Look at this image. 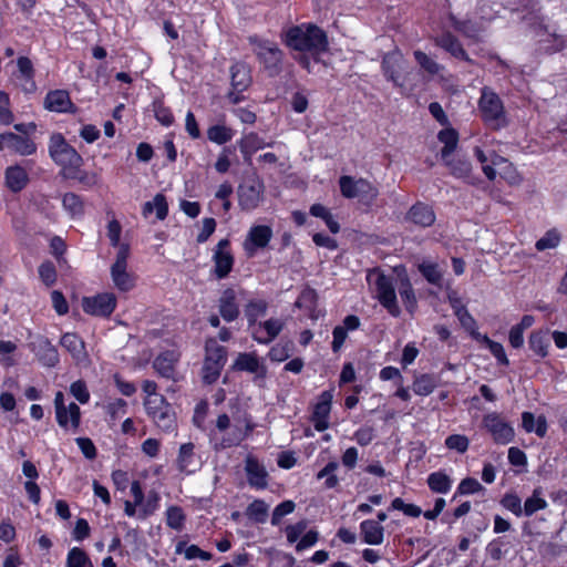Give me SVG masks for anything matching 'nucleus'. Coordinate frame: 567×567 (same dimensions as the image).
<instances>
[{
  "label": "nucleus",
  "instance_id": "nucleus-54",
  "mask_svg": "<svg viewBox=\"0 0 567 567\" xmlns=\"http://www.w3.org/2000/svg\"><path fill=\"white\" fill-rule=\"evenodd\" d=\"M451 25L468 38L476 39L483 30V24L473 23L472 21H458L454 17H450Z\"/></svg>",
  "mask_w": 567,
  "mask_h": 567
},
{
  "label": "nucleus",
  "instance_id": "nucleus-59",
  "mask_svg": "<svg viewBox=\"0 0 567 567\" xmlns=\"http://www.w3.org/2000/svg\"><path fill=\"white\" fill-rule=\"evenodd\" d=\"M478 342L484 343L488 348L499 364H508L507 355L505 353L504 347L501 343L491 340L485 334L481 338V340H478Z\"/></svg>",
  "mask_w": 567,
  "mask_h": 567
},
{
  "label": "nucleus",
  "instance_id": "nucleus-27",
  "mask_svg": "<svg viewBox=\"0 0 567 567\" xmlns=\"http://www.w3.org/2000/svg\"><path fill=\"white\" fill-rule=\"evenodd\" d=\"M44 106L51 112L65 113L73 109L70 95L65 90H54L47 94Z\"/></svg>",
  "mask_w": 567,
  "mask_h": 567
},
{
  "label": "nucleus",
  "instance_id": "nucleus-24",
  "mask_svg": "<svg viewBox=\"0 0 567 567\" xmlns=\"http://www.w3.org/2000/svg\"><path fill=\"white\" fill-rule=\"evenodd\" d=\"M29 347L43 365L54 367L59 362L58 351L48 339L39 338L31 342Z\"/></svg>",
  "mask_w": 567,
  "mask_h": 567
},
{
  "label": "nucleus",
  "instance_id": "nucleus-1",
  "mask_svg": "<svg viewBox=\"0 0 567 567\" xmlns=\"http://www.w3.org/2000/svg\"><path fill=\"white\" fill-rule=\"evenodd\" d=\"M250 419L231 420L226 413L216 417L209 429V441L215 450H224L239 445L254 430Z\"/></svg>",
  "mask_w": 567,
  "mask_h": 567
},
{
  "label": "nucleus",
  "instance_id": "nucleus-32",
  "mask_svg": "<svg viewBox=\"0 0 567 567\" xmlns=\"http://www.w3.org/2000/svg\"><path fill=\"white\" fill-rule=\"evenodd\" d=\"M6 186L13 193L22 190L28 184L27 171L20 165L7 167L4 172Z\"/></svg>",
  "mask_w": 567,
  "mask_h": 567
},
{
  "label": "nucleus",
  "instance_id": "nucleus-18",
  "mask_svg": "<svg viewBox=\"0 0 567 567\" xmlns=\"http://www.w3.org/2000/svg\"><path fill=\"white\" fill-rule=\"evenodd\" d=\"M18 72L16 78L19 82V87L25 94H33L37 91V83L34 81V68L32 61L27 56H20L17 60Z\"/></svg>",
  "mask_w": 567,
  "mask_h": 567
},
{
  "label": "nucleus",
  "instance_id": "nucleus-29",
  "mask_svg": "<svg viewBox=\"0 0 567 567\" xmlns=\"http://www.w3.org/2000/svg\"><path fill=\"white\" fill-rule=\"evenodd\" d=\"M360 534L363 543L378 546L384 540V527L373 519H365L360 523Z\"/></svg>",
  "mask_w": 567,
  "mask_h": 567
},
{
  "label": "nucleus",
  "instance_id": "nucleus-26",
  "mask_svg": "<svg viewBox=\"0 0 567 567\" xmlns=\"http://www.w3.org/2000/svg\"><path fill=\"white\" fill-rule=\"evenodd\" d=\"M193 443H184L181 445L176 460L177 467L185 474L195 473L200 467V462L194 453Z\"/></svg>",
  "mask_w": 567,
  "mask_h": 567
},
{
  "label": "nucleus",
  "instance_id": "nucleus-25",
  "mask_svg": "<svg viewBox=\"0 0 567 567\" xmlns=\"http://www.w3.org/2000/svg\"><path fill=\"white\" fill-rule=\"evenodd\" d=\"M231 85L237 93H230L229 100L233 103L240 101L239 93L245 91L250 84V74L247 66L243 63H236L230 69Z\"/></svg>",
  "mask_w": 567,
  "mask_h": 567
},
{
  "label": "nucleus",
  "instance_id": "nucleus-11",
  "mask_svg": "<svg viewBox=\"0 0 567 567\" xmlns=\"http://www.w3.org/2000/svg\"><path fill=\"white\" fill-rule=\"evenodd\" d=\"M340 190L346 198H358L363 203H371L378 196V189L367 179H354L351 176H341Z\"/></svg>",
  "mask_w": 567,
  "mask_h": 567
},
{
  "label": "nucleus",
  "instance_id": "nucleus-60",
  "mask_svg": "<svg viewBox=\"0 0 567 567\" xmlns=\"http://www.w3.org/2000/svg\"><path fill=\"white\" fill-rule=\"evenodd\" d=\"M445 446L451 451H456L460 454L465 453L470 446V440L462 434H452L445 439Z\"/></svg>",
  "mask_w": 567,
  "mask_h": 567
},
{
  "label": "nucleus",
  "instance_id": "nucleus-33",
  "mask_svg": "<svg viewBox=\"0 0 567 567\" xmlns=\"http://www.w3.org/2000/svg\"><path fill=\"white\" fill-rule=\"evenodd\" d=\"M408 219L421 227H429L435 221V214L430 206L417 203L410 208Z\"/></svg>",
  "mask_w": 567,
  "mask_h": 567
},
{
  "label": "nucleus",
  "instance_id": "nucleus-53",
  "mask_svg": "<svg viewBox=\"0 0 567 567\" xmlns=\"http://www.w3.org/2000/svg\"><path fill=\"white\" fill-rule=\"evenodd\" d=\"M269 505L261 499H256L247 507V516L256 523H265L268 517Z\"/></svg>",
  "mask_w": 567,
  "mask_h": 567
},
{
  "label": "nucleus",
  "instance_id": "nucleus-21",
  "mask_svg": "<svg viewBox=\"0 0 567 567\" xmlns=\"http://www.w3.org/2000/svg\"><path fill=\"white\" fill-rule=\"evenodd\" d=\"M360 324L361 321L359 317L354 315H349L343 319L341 324L334 327V329L332 330L331 342V349L334 353L339 352L342 349L348 338V333L358 330L360 328Z\"/></svg>",
  "mask_w": 567,
  "mask_h": 567
},
{
  "label": "nucleus",
  "instance_id": "nucleus-20",
  "mask_svg": "<svg viewBox=\"0 0 567 567\" xmlns=\"http://www.w3.org/2000/svg\"><path fill=\"white\" fill-rule=\"evenodd\" d=\"M3 150L8 148L20 156H29L37 152L35 143L28 136L11 132L2 134Z\"/></svg>",
  "mask_w": 567,
  "mask_h": 567
},
{
  "label": "nucleus",
  "instance_id": "nucleus-63",
  "mask_svg": "<svg viewBox=\"0 0 567 567\" xmlns=\"http://www.w3.org/2000/svg\"><path fill=\"white\" fill-rule=\"evenodd\" d=\"M14 121V115L10 109V97L4 91H0V123L10 125Z\"/></svg>",
  "mask_w": 567,
  "mask_h": 567
},
{
  "label": "nucleus",
  "instance_id": "nucleus-31",
  "mask_svg": "<svg viewBox=\"0 0 567 567\" xmlns=\"http://www.w3.org/2000/svg\"><path fill=\"white\" fill-rule=\"evenodd\" d=\"M61 346L65 348L72 355V358L78 362H85L87 359V353L85 351V346L83 340L76 336L75 333H64L61 338Z\"/></svg>",
  "mask_w": 567,
  "mask_h": 567
},
{
  "label": "nucleus",
  "instance_id": "nucleus-36",
  "mask_svg": "<svg viewBox=\"0 0 567 567\" xmlns=\"http://www.w3.org/2000/svg\"><path fill=\"white\" fill-rule=\"evenodd\" d=\"M219 312L226 321H233L238 317L239 310L236 305V292L226 289L219 300Z\"/></svg>",
  "mask_w": 567,
  "mask_h": 567
},
{
  "label": "nucleus",
  "instance_id": "nucleus-38",
  "mask_svg": "<svg viewBox=\"0 0 567 567\" xmlns=\"http://www.w3.org/2000/svg\"><path fill=\"white\" fill-rule=\"evenodd\" d=\"M522 426L527 433H535L539 437H544L547 433V422L545 416L535 417L530 412H523Z\"/></svg>",
  "mask_w": 567,
  "mask_h": 567
},
{
  "label": "nucleus",
  "instance_id": "nucleus-37",
  "mask_svg": "<svg viewBox=\"0 0 567 567\" xmlns=\"http://www.w3.org/2000/svg\"><path fill=\"white\" fill-rule=\"evenodd\" d=\"M396 288L406 309L412 311L415 307L416 299L410 279L404 271L398 272Z\"/></svg>",
  "mask_w": 567,
  "mask_h": 567
},
{
  "label": "nucleus",
  "instance_id": "nucleus-9",
  "mask_svg": "<svg viewBox=\"0 0 567 567\" xmlns=\"http://www.w3.org/2000/svg\"><path fill=\"white\" fill-rule=\"evenodd\" d=\"M226 363V349L215 339L206 341V357L203 365V379L210 384L217 381Z\"/></svg>",
  "mask_w": 567,
  "mask_h": 567
},
{
  "label": "nucleus",
  "instance_id": "nucleus-61",
  "mask_svg": "<svg viewBox=\"0 0 567 567\" xmlns=\"http://www.w3.org/2000/svg\"><path fill=\"white\" fill-rule=\"evenodd\" d=\"M414 58L419 65L429 74H437L441 70L439 63H436L431 56L425 54L424 52L416 50L414 51Z\"/></svg>",
  "mask_w": 567,
  "mask_h": 567
},
{
  "label": "nucleus",
  "instance_id": "nucleus-41",
  "mask_svg": "<svg viewBox=\"0 0 567 567\" xmlns=\"http://www.w3.org/2000/svg\"><path fill=\"white\" fill-rule=\"evenodd\" d=\"M427 485L434 493L446 494L452 487V480L449 475L439 471L429 475Z\"/></svg>",
  "mask_w": 567,
  "mask_h": 567
},
{
  "label": "nucleus",
  "instance_id": "nucleus-39",
  "mask_svg": "<svg viewBox=\"0 0 567 567\" xmlns=\"http://www.w3.org/2000/svg\"><path fill=\"white\" fill-rule=\"evenodd\" d=\"M437 386V379L432 374H420L415 377L412 389L416 395H430Z\"/></svg>",
  "mask_w": 567,
  "mask_h": 567
},
{
  "label": "nucleus",
  "instance_id": "nucleus-62",
  "mask_svg": "<svg viewBox=\"0 0 567 567\" xmlns=\"http://www.w3.org/2000/svg\"><path fill=\"white\" fill-rule=\"evenodd\" d=\"M267 310V303L264 300H254L249 302L246 309V316L250 326L257 324L256 321L259 317L264 316Z\"/></svg>",
  "mask_w": 567,
  "mask_h": 567
},
{
  "label": "nucleus",
  "instance_id": "nucleus-14",
  "mask_svg": "<svg viewBox=\"0 0 567 567\" xmlns=\"http://www.w3.org/2000/svg\"><path fill=\"white\" fill-rule=\"evenodd\" d=\"M264 184L258 178H248L238 187V202L243 210L256 209L264 199Z\"/></svg>",
  "mask_w": 567,
  "mask_h": 567
},
{
  "label": "nucleus",
  "instance_id": "nucleus-51",
  "mask_svg": "<svg viewBox=\"0 0 567 567\" xmlns=\"http://www.w3.org/2000/svg\"><path fill=\"white\" fill-rule=\"evenodd\" d=\"M419 270L430 284H441L442 271L436 262H433L431 260H423L419 265Z\"/></svg>",
  "mask_w": 567,
  "mask_h": 567
},
{
  "label": "nucleus",
  "instance_id": "nucleus-49",
  "mask_svg": "<svg viewBox=\"0 0 567 567\" xmlns=\"http://www.w3.org/2000/svg\"><path fill=\"white\" fill-rule=\"evenodd\" d=\"M166 524L169 528L177 532L182 530L185 526L186 515L182 507L169 506L165 512Z\"/></svg>",
  "mask_w": 567,
  "mask_h": 567
},
{
  "label": "nucleus",
  "instance_id": "nucleus-17",
  "mask_svg": "<svg viewBox=\"0 0 567 567\" xmlns=\"http://www.w3.org/2000/svg\"><path fill=\"white\" fill-rule=\"evenodd\" d=\"M213 260L217 278L221 279L227 277L234 266V257L229 249L228 239L219 240L214 251Z\"/></svg>",
  "mask_w": 567,
  "mask_h": 567
},
{
  "label": "nucleus",
  "instance_id": "nucleus-22",
  "mask_svg": "<svg viewBox=\"0 0 567 567\" xmlns=\"http://www.w3.org/2000/svg\"><path fill=\"white\" fill-rule=\"evenodd\" d=\"M284 321L277 318L268 319L255 324L252 328V338L258 343L271 342L282 330Z\"/></svg>",
  "mask_w": 567,
  "mask_h": 567
},
{
  "label": "nucleus",
  "instance_id": "nucleus-35",
  "mask_svg": "<svg viewBox=\"0 0 567 567\" xmlns=\"http://www.w3.org/2000/svg\"><path fill=\"white\" fill-rule=\"evenodd\" d=\"M62 410V419H59L58 414H55L58 424L66 431L76 432L81 423V410L79 405L71 402Z\"/></svg>",
  "mask_w": 567,
  "mask_h": 567
},
{
  "label": "nucleus",
  "instance_id": "nucleus-8",
  "mask_svg": "<svg viewBox=\"0 0 567 567\" xmlns=\"http://www.w3.org/2000/svg\"><path fill=\"white\" fill-rule=\"evenodd\" d=\"M128 256V245L120 246L110 270L114 287L123 292L131 291L136 285V276L127 269Z\"/></svg>",
  "mask_w": 567,
  "mask_h": 567
},
{
  "label": "nucleus",
  "instance_id": "nucleus-19",
  "mask_svg": "<svg viewBox=\"0 0 567 567\" xmlns=\"http://www.w3.org/2000/svg\"><path fill=\"white\" fill-rule=\"evenodd\" d=\"M332 394L329 391H324L319 396L318 402L313 408L311 415V422L315 429L322 432L329 427V416L331 411Z\"/></svg>",
  "mask_w": 567,
  "mask_h": 567
},
{
  "label": "nucleus",
  "instance_id": "nucleus-12",
  "mask_svg": "<svg viewBox=\"0 0 567 567\" xmlns=\"http://www.w3.org/2000/svg\"><path fill=\"white\" fill-rule=\"evenodd\" d=\"M482 425L496 444L506 445L514 440V427L497 412L486 413L483 416Z\"/></svg>",
  "mask_w": 567,
  "mask_h": 567
},
{
  "label": "nucleus",
  "instance_id": "nucleus-4",
  "mask_svg": "<svg viewBox=\"0 0 567 567\" xmlns=\"http://www.w3.org/2000/svg\"><path fill=\"white\" fill-rule=\"evenodd\" d=\"M49 154L53 162L62 167L65 177H76L83 164L82 156L60 133L52 134L49 142Z\"/></svg>",
  "mask_w": 567,
  "mask_h": 567
},
{
  "label": "nucleus",
  "instance_id": "nucleus-13",
  "mask_svg": "<svg viewBox=\"0 0 567 567\" xmlns=\"http://www.w3.org/2000/svg\"><path fill=\"white\" fill-rule=\"evenodd\" d=\"M274 231L271 226L254 224L250 226L243 241V249L247 257H255L260 250L268 247Z\"/></svg>",
  "mask_w": 567,
  "mask_h": 567
},
{
  "label": "nucleus",
  "instance_id": "nucleus-48",
  "mask_svg": "<svg viewBox=\"0 0 567 567\" xmlns=\"http://www.w3.org/2000/svg\"><path fill=\"white\" fill-rule=\"evenodd\" d=\"M266 144L264 141L256 134L249 133L243 136L239 142V147L244 156H251L255 152L260 148H264Z\"/></svg>",
  "mask_w": 567,
  "mask_h": 567
},
{
  "label": "nucleus",
  "instance_id": "nucleus-16",
  "mask_svg": "<svg viewBox=\"0 0 567 567\" xmlns=\"http://www.w3.org/2000/svg\"><path fill=\"white\" fill-rule=\"evenodd\" d=\"M533 29L543 51L551 53L565 47V39L558 35L555 29H550L545 24L544 20L533 23Z\"/></svg>",
  "mask_w": 567,
  "mask_h": 567
},
{
  "label": "nucleus",
  "instance_id": "nucleus-47",
  "mask_svg": "<svg viewBox=\"0 0 567 567\" xmlns=\"http://www.w3.org/2000/svg\"><path fill=\"white\" fill-rule=\"evenodd\" d=\"M547 505L546 499L542 497V489L535 488L532 496H529L524 503L523 514L532 516L536 512L545 509Z\"/></svg>",
  "mask_w": 567,
  "mask_h": 567
},
{
  "label": "nucleus",
  "instance_id": "nucleus-2",
  "mask_svg": "<svg viewBox=\"0 0 567 567\" xmlns=\"http://www.w3.org/2000/svg\"><path fill=\"white\" fill-rule=\"evenodd\" d=\"M284 42L293 50L310 53L316 62L318 56L328 50L327 34L311 23L289 28L284 34Z\"/></svg>",
  "mask_w": 567,
  "mask_h": 567
},
{
  "label": "nucleus",
  "instance_id": "nucleus-56",
  "mask_svg": "<svg viewBox=\"0 0 567 567\" xmlns=\"http://www.w3.org/2000/svg\"><path fill=\"white\" fill-rule=\"evenodd\" d=\"M560 239V233L553 228L546 231L545 235L536 241L535 247L538 251L554 249L559 245Z\"/></svg>",
  "mask_w": 567,
  "mask_h": 567
},
{
  "label": "nucleus",
  "instance_id": "nucleus-15",
  "mask_svg": "<svg viewBox=\"0 0 567 567\" xmlns=\"http://www.w3.org/2000/svg\"><path fill=\"white\" fill-rule=\"evenodd\" d=\"M117 299L113 292H102L82 299L83 311L95 317H109L115 310Z\"/></svg>",
  "mask_w": 567,
  "mask_h": 567
},
{
  "label": "nucleus",
  "instance_id": "nucleus-3",
  "mask_svg": "<svg viewBox=\"0 0 567 567\" xmlns=\"http://www.w3.org/2000/svg\"><path fill=\"white\" fill-rule=\"evenodd\" d=\"M382 70L385 78L396 86L402 94L409 95L414 90L413 79L416 76L406 65L400 51H392L384 55Z\"/></svg>",
  "mask_w": 567,
  "mask_h": 567
},
{
  "label": "nucleus",
  "instance_id": "nucleus-64",
  "mask_svg": "<svg viewBox=\"0 0 567 567\" xmlns=\"http://www.w3.org/2000/svg\"><path fill=\"white\" fill-rule=\"evenodd\" d=\"M39 277L42 282L50 287L56 281V270L51 261H44L39 266Z\"/></svg>",
  "mask_w": 567,
  "mask_h": 567
},
{
  "label": "nucleus",
  "instance_id": "nucleus-43",
  "mask_svg": "<svg viewBox=\"0 0 567 567\" xmlns=\"http://www.w3.org/2000/svg\"><path fill=\"white\" fill-rule=\"evenodd\" d=\"M176 554H183L187 560L202 559L210 560L212 554L200 549L197 545H187L186 542H178L175 548Z\"/></svg>",
  "mask_w": 567,
  "mask_h": 567
},
{
  "label": "nucleus",
  "instance_id": "nucleus-55",
  "mask_svg": "<svg viewBox=\"0 0 567 567\" xmlns=\"http://www.w3.org/2000/svg\"><path fill=\"white\" fill-rule=\"evenodd\" d=\"M66 567H93V565L83 549L73 547L68 554Z\"/></svg>",
  "mask_w": 567,
  "mask_h": 567
},
{
  "label": "nucleus",
  "instance_id": "nucleus-44",
  "mask_svg": "<svg viewBox=\"0 0 567 567\" xmlns=\"http://www.w3.org/2000/svg\"><path fill=\"white\" fill-rule=\"evenodd\" d=\"M63 209L72 217H81L84 213V205L81 197L74 193H66L62 197Z\"/></svg>",
  "mask_w": 567,
  "mask_h": 567
},
{
  "label": "nucleus",
  "instance_id": "nucleus-50",
  "mask_svg": "<svg viewBox=\"0 0 567 567\" xmlns=\"http://www.w3.org/2000/svg\"><path fill=\"white\" fill-rule=\"evenodd\" d=\"M446 165L450 167L451 173L457 177L467 179L470 177L472 166L467 159L463 158H450L444 159Z\"/></svg>",
  "mask_w": 567,
  "mask_h": 567
},
{
  "label": "nucleus",
  "instance_id": "nucleus-45",
  "mask_svg": "<svg viewBox=\"0 0 567 567\" xmlns=\"http://www.w3.org/2000/svg\"><path fill=\"white\" fill-rule=\"evenodd\" d=\"M234 135L235 132L224 124L213 125L207 130L208 140L218 145H223L231 141Z\"/></svg>",
  "mask_w": 567,
  "mask_h": 567
},
{
  "label": "nucleus",
  "instance_id": "nucleus-23",
  "mask_svg": "<svg viewBox=\"0 0 567 567\" xmlns=\"http://www.w3.org/2000/svg\"><path fill=\"white\" fill-rule=\"evenodd\" d=\"M245 472L248 483L256 489H264L268 485V473L265 466L257 458L249 455L245 462Z\"/></svg>",
  "mask_w": 567,
  "mask_h": 567
},
{
  "label": "nucleus",
  "instance_id": "nucleus-7",
  "mask_svg": "<svg viewBox=\"0 0 567 567\" xmlns=\"http://www.w3.org/2000/svg\"><path fill=\"white\" fill-rule=\"evenodd\" d=\"M478 110L484 122L493 128H501L507 124L502 100L488 87L482 90Z\"/></svg>",
  "mask_w": 567,
  "mask_h": 567
},
{
  "label": "nucleus",
  "instance_id": "nucleus-10",
  "mask_svg": "<svg viewBox=\"0 0 567 567\" xmlns=\"http://www.w3.org/2000/svg\"><path fill=\"white\" fill-rule=\"evenodd\" d=\"M250 42L254 45V52L259 62L270 74H277L280 71L282 61V52L278 45L275 42L256 37L250 38Z\"/></svg>",
  "mask_w": 567,
  "mask_h": 567
},
{
  "label": "nucleus",
  "instance_id": "nucleus-40",
  "mask_svg": "<svg viewBox=\"0 0 567 567\" xmlns=\"http://www.w3.org/2000/svg\"><path fill=\"white\" fill-rule=\"evenodd\" d=\"M529 348L537 355L544 358L548 353L549 348V337L547 330H538L530 334L529 337Z\"/></svg>",
  "mask_w": 567,
  "mask_h": 567
},
{
  "label": "nucleus",
  "instance_id": "nucleus-58",
  "mask_svg": "<svg viewBox=\"0 0 567 567\" xmlns=\"http://www.w3.org/2000/svg\"><path fill=\"white\" fill-rule=\"evenodd\" d=\"M17 350V344L9 340H0V364L4 368H11L17 364L12 353Z\"/></svg>",
  "mask_w": 567,
  "mask_h": 567
},
{
  "label": "nucleus",
  "instance_id": "nucleus-30",
  "mask_svg": "<svg viewBox=\"0 0 567 567\" xmlns=\"http://www.w3.org/2000/svg\"><path fill=\"white\" fill-rule=\"evenodd\" d=\"M452 308L461 326L472 336L476 341L481 340L484 336L478 332L475 319L470 315L464 306L457 299L451 300Z\"/></svg>",
  "mask_w": 567,
  "mask_h": 567
},
{
  "label": "nucleus",
  "instance_id": "nucleus-34",
  "mask_svg": "<svg viewBox=\"0 0 567 567\" xmlns=\"http://www.w3.org/2000/svg\"><path fill=\"white\" fill-rule=\"evenodd\" d=\"M233 369L256 373L260 377L266 374V368L259 362L255 353H239L234 362Z\"/></svg>",
  "mask_w": 567,
  "mask_h": 567
},
{
  "label": "nucleus",
  "instance_id": "nucleus-46",
  "mask_svg": "<svg viewBox=\"0 0 567 567\" xmlns=\"http://www.w3.org/2000/svg\"><path fill=\"white\" fill-rule=\"evenodd\" d=\"M437 138L441 143L444 144V147L442 150V158L446 159L451 156L452 152L455 150L457 142H458V134L453 128H445L442 130Z\"/></svg>",
  "mask_w": 567,
  "mask_h": 567
},
{
  "label": "nucleus",
  "instance_id": "nucleus-42",
  "mask_svg": "<svg viewBox=\"0 0 567 567\" xmlns=\"http://www.w3.org/2000/svg\"><path fill=\"white\" fill-rule=\"evenodd\" d=\"M155 210L156 217L159 220L166 218L168 213L167 202L164 195L157 194L153 200L146 202L143 207V215L148 216Z\"/></svg>",
  "mask_w": 567,
  "mask_h": 567
},
{
  "label": "nucleus",
  "instance_id": "nucleus-28",
  "mask_svg": "<svg viewBox=\"0 0 567 567\" xmlns=\"http://www.w3.org/2000/svg\"><path fill=\"white\" fill-rule=\"evenodd\" d=\"M179 353L175 350L164 351L154 360V369L164 378L175 379V365Z\"/></svg>",
  "mask_w": 567,
  "mask_h": 567
},
{
  "label": "nucleus",
  "instance_id": "nucleus-5",
  "mask_svg": "<svg viewBox=\"0 0 567 567\" xmlns=\"http://www.w3.org/2000/svg\"><path fill=\"white\" fill-rule=\"evenodd\" d=\"M475 155L482 164L483 172L488 179H495L498 174L512 185L520 183L522 177L506 158L496 155L495 153L486 155L480 147L475 148Z\"/></svg>",
  "mask_w": 567,
  "mask_h": 567
},
{
  "label": "nucleus",
  "instance_id": "nucleus-57",
  "mask_svg": "<svg viewBox=\"0 0 567 567\" xmlns=\"http://www.w3.org/2000/svg\"><path fill=\"white\" fill-rule=\"evenodd\" d=\"M152 419L156 423V425L165 432H168L174 429L175 417L173 412L171 411L169 405L154 414Z\"/></svg>",
  "mask_w": 567,
  "mask_h": 567
},
{
  "label": "nucleus",
  "instance_id": "nucleus-6",
  "mask_svg": "<svg viewBox=\"0 0 567 567\" xmlns=\"http://www.w3.org/2000/svg\"><path fill=\"white\" fill-rule=\"evenodd\" d=\"M367 281L373 289L379 302L389 311L390 315L396 317L400 308L396 301L395 286L390 277H386L378 269L369 270Z\"/></svg>",
  "mask_w": 567,
  "mask_h": 567
},
{
  "label": "nucleus",
  "instance_id": "nucleus-52",
  "mask_svg": "<svg viewBox=\"0 0 567 567\" xmlns=\"http://www.w3.org/2000/svg\"><path fill=\"white\" fill-rule=\"evenodd\" d=\"M437 44L457 59H466V53L458 41L451 34H443L437 39Z\"/></svg>",
  "mask_w": 567,
  "mask_h": 567
}]
</instances>
